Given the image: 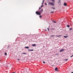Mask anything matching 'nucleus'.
<instances>
[{"label":"nucleus","mask_w":73,"mask_h":73,"mask_svg":"<svg viewBox=\"0 0 73 73\" xmlns=\"http://www.w3.org/2000/svg\"><path fill=\"white\" fill-rule=\"evenodd\" d=\"M49 5H51L52 6H54V3H52V2H49L48 3Z\"/></svg>","instance_id":"obj_1"},{"label":"nucleus","mask_w":73,"mask_h":73,"mask_svg":"<svg viewBox=\"0 0 73 73\" xmlns=\"http://www.w3.org/2000/svg\"><path fill=\"white\" fill-rule=\"evenodd\" d=\"M36 15H41L39 11L38 12V11H36Z\"/></svg>","instance_id":"obj_2"},{"label":"nucleus","mask_w":73,"mask_h":73,"mask_svg":"<svg viewBox=\"0 0 73 73\" xmlns=\"http://www.w3.org/2000/svg\"><path fill=\"white\" fill-rule=\"evenodd\" d=\"M43 11V9H41V10L40 11H39L40 13L41 14V13H42Z\"/></svg>","instance_id":"obj_3"},{"label":"nucleus","mask_w":73,"mask_h":73,"mask_svg":"<svg viewBox=\"0 0 73 73\" xmlns=\"http://www.w3.org/2000/svg\"><path fill=\"white\" fill-rule=\"evenodd\" d=\"M64 50V49H61L60 50L59 52H62Z\"/></svg>","instance_id":"obj_4"},{"label":"nucleus","mask_w":73,"mask_h":73,"mask_svg":"<svg viewBox=\"0 0 73 73\" xmlns=\"http://www.w3.org/2000/svg\"><path fill=\"white\" fill-rule=\"evenodd\" d=\"M55 70L56 71H57V72H58L59 71V70H58V68H55Z\"/></svg>","instance_id":"obj_5"},{"label":"nucleus","mask_w":73,"mask_h":73,"mask_svg":"<svg viewBox=\"0 0 73 73\" xmlns=\"http://www.w3.org/2000/svg\"><path fill=\"white\" fill-rule=\"evenodd\" d=\"M33 51V49H28V51Z\"/></svg>","instance_id":"obj_6"},{"label":"nucleus","mask_w":73,"mask_h":73,"mask_svg":"<svg viewBox=\"0 0 73 73\" xmlns=\"http://www.w3.org/2000/svg\"><path fill=\"white\" fill-rule=\"evenodd\" d=\"M32 46H33V47H35L36 46V45L35 44H33L32 45Z\"/></svg>","instance_id":"obj_7"},{"label":"nucleus","mask_w":73,"mask_h":73,"mask_svg":"<svg viewBox=\"0 0 73 73\" xmlns=\"http://www.w3.org/2000/svg\"><path fill=\"white\" fill-rule=\"evenodd\" d=\"M64 37L65 38H66L67 37H68V36H64Z\"/></svg>","instance_id":"obj_8"},{"label":"nucleus","mask_w":73,"mask_h":73,"mask_svg":"<svg viewBox=\"0 0 73 73\" xmlns=\"http://www.w3.org/2000/svg\"><path fill=\"white\" fill-rule=\"evenodd\" d=\"M64 6H66L67 4L66 3H64Z\"/></svg>","instance_id":"obj_9"},{"label":"nucleus","mask_w":73,"mask_h":73,"mask_svg":"<svg viewBox=\"0 0 73 73\" xmlns=\"http://www.w3.org/2000/svg\"><path fill=\"white\" fill-rule=\"evenodd\" d=\"M25 48L27 49H29V48L28 47H25Z\"/></svg>","instance_id":"obj_10"},{"label":"nucleus","mask_w":73,"mask_h":73,"mask_svg":"<svg viewBox=\"0 0 73 73\" xmlns=\"http://www.w3.org/2000/svg\"><path fill=\"white\" fill-rule=\"evenodd\" d=\"M22 54H27V53H22Z\"/></svg>","instance_id":"obj_11"},{"label":"nucleus","mask_w":73,"mask_h":73,"mask_svg":"<svg viewBox=\"0 0 73 73\" xmlns=\"http://www.w3.org/2000/svg\"><path fill=\"white\" fill-rule=\"evenodd\" d=\"M52 21L54 23H56V22H55L54 21Z\"/></svg>","instance_id":"obj_12"},{"label":"nucleus","mask_w":73,"mask_h":73,"mask_svg":"<svg viewBox=\"0 0 73 73\" xmlns=\"http://www.w3.org/2000/svg\"><path fill=\"white\" fill-rule=\"evenodd\" d=\"M57 36V37H60V36H61V35H58V36Z\"/></svg>","instance_id":"obj_13"},{"label":"nucleus","mask_w":73,"mask_h":73,"mask_svg":"<svg viewBox=\"0 0 73 73\" xmlns=\"http://www.w3.org/2000/svg\"><path fill=\"white\" fill-rule=\"evenodd\" d=\"M70 31H71V30H72V28H70L69 29Z\"/></svg>","instance_id":"obj_14"},{"label":"nucleus","mask_w":73,"mask_h":73,"mask_svg":"<svg viewBox=\"0 0 73 73\" xmlns=\"http://www.w3.org/2000/svg\"><path fill=\"white\" fill-rule=\"evenodd\" d=\"M43 6H44L43 5H42L41 6V7H40V8H42V7Z\"/></svg>","instance_id":"obj_15"},{"label":"nucleus","mask_w":73,"mask_h":73,"mask_svg":"<svg viewBox=\"0 0 73 73\" xmlns=\"http://www.w3.org/2000/svg\"><path fill=\"white\" fill-rule=\"evenodd\" d=\"M67 27H68V28H69V27H70V26L69 25H67Z\"/></svg>","instance_id":"obj_16"},{"label":"nucleus","mask_w":73,"mask_h":73,"mask_svg":"<svg viewBox=\"0 0 73 73\" xmlns=\"http://www.w3.org/2000/svg\"><path fill=\"white\" fill-rule=\"evenodd\" d=\"M39 17H40V18H41L42 17V16L41 15L39 16Z\"/></svg>","instance_id":"obj_17"},{"label":"nucleus","mask_w":73,"mask_h":73,"mask_svg":"<svg viewBox=\"0 0 73 73\" xmlns=\"http://www.w3.org/2000/svg\"><path fill=\"white\" fill-rule=\"evenodd\" d=\"M68 60V59H66L65 60V61H67V60Z\"/></svg>","instance_id":"obj_18"},{"label":"nucleus","mask_w":73,"mask_h":73,"mask_svg":"<svg viewBox=\"0 0 73 73\" xmlns=\"http://www.w3.org/2000/svg\"><path fill=\"white\" fill-rule=\"evenodd\" d=\"M50 13H54V11L51 12Z\"/></svg>","instance_id":"obj_19"},{"label":"nucleus","mask_w":73,"mask_h":73,"mask_svg":"<svg viewBox=\"0 0 73 73\" xmlns=\"http://www.w3.org/2000/svg\"><path fill=\"white\" fill-rule=\"evenodd\" d=\"M60 2V0H59V2H58V3H59Z\"/></svg>","instance_id":"obj_20"},{"label":"nucleus","mask_w":73,"mask_h":73,"mask_svg":"<svg viewBox=\"0 0 73 73\" xmlns=\"http://www.w3.org/2000/svg\"><path fill=\"white\" fill-rule=\"evenodd\" d=\"M44 0H43V2H42V5L44 3Z\"/></svg>","instance_id":"obj_21"},{"label":"nucleus","mask_w":73,"mask_h":73,"mask_svg":"<svg viewBox=\"0 0 73 73\" xmlns=\"http://www.w3.org/2000/svg\"><path fill=\"white\" fill-rule=\"evenodd\" d=\"M5 55H7V53H5Z\"/></svg>","instance_id":"obj_22"},{"label":"nucleus","mask_w":73,"mask_h":73,"mask_svg":"<svg viewBox=\"0 0 73 73\" xmlns=\"http://www.w3.org/2000/svg\"><path fill=\"white\" fill-rule=\"evenodd\" d=\"M73 56V54L70 57V58H72Z\"/></svg>","instance_id":"obj_23"},{"label":"nucleus","mask_w":73,"mask_h":73,"mask_svg":"<svg viewBox=\"0 0 73 73\" xmlns=\"http://www.w3.org/2000/svg\"><path fill=\"white\" fill-rule=\"evenodd\" d=\"M43 63L44 64H45V62L44 61L43 62Z\"/></svg>","instance_id":"obj_24"},{"label":"nucleus","mask_w":73,"mask_h":73,"mask_svg":"<svg viewBox=\"0 0 73 73\" xmlns=\"http://www.w3.org/2000/svg\"><path fill=\"white\" fill-rule=\"evenodd\" d=\"M52 1L53 2H54V0H52Z\"/></svg>","instance_id":"obj_25"},{"label":"nucleus","mask_w":73,"mask_h":73,"mask_svg":"<svg viewBox=\"0 0 73 73\" xmlns=\"http://www.w3.org/2000/svg\"><path fill=\"white\" fill-rule=\"evenodd\" d=\"M51 37H54V35H51Z\"/></svg>","instance_id":"obj_26"},{"label":"nucleus","mask_w":73,"mask_h":73,"mask_svg":"<svg viewBox=\"0 0 73 73\" xmlns=\"http://www.w3.org/2000/svg\"><path fill=\"white\" fill-rule=\"evenodd\" d=\"M52 8L53 9H55V8H54L53 7H52Z\"/></svg>","instance_id":"obj_27"},{"label":"nucleus","mask_w":73,"mask_h":73,"mask_svg":"<svg viewBox=\"0 0 73 73\" xmlns=\"http://www.w3.org/2000/svg\"><path fill=\"white\" fill-rule=\"evenodd\" d=\"M47 29H48V31H49V29L48 28H47Z\"/></svg>","instance_id":"obj_28"},{"label":"nucleus","mask_w":73,"mask_h":73,"mask_svg":"<svg viewBox=\"0 0 73 73\" xmlns=\"http://www.w3.org/2000/svg\"><path fill=\"white\" fill-rule=\"evenodd\" d=\"M40 9L41 8L40 7H39V9Z\"/></svg>","instance_id":"obj_29"},{"label":"nucleus","mask_w":73,"mask_h":73,"mask_svg":"<svg viewBox=\"0 0 73 73\" xmlns=\"http://www.w3.org/2000/svg\"><path fill=\"white\" fill-rule=\"evenodd\" d=\"M45 5H47V4L46 3H45Z\"/></svg>","instance_id":"obj_30"},{"label":"nucleus","mask_w":73,"mask_h":73,"mask_svg":"<svg viewBox=\"0 0 73 73\" xmlns=\"http://www.w3.org/2000/svg\"><path fill=\"white\" fill-rule=\"evenodd\" d=\"M18 60H20L19 59H18Z\"/></svg>","instance_id":"obj_31"},{"label":"nucleus","mask_w":73,"mask_h":73,"mask_svg":"<svg viewBox=\"0 0 73 73\" xmlns=\"http://www.w3.org/2000/svg\"><path fill=\"white\" fill-rule=\"evenodd\" d=\"M71 73H73V72H71Z\"/></svg>","instance_id":"obj_32"},{"label":"nucleus","mask_w":73,"mask_h":73,"mask_svg":"<svg viewBox=\"0 0 73 73\" xmlns=\"http://www.w3.org/2000/svg\"><path fill=\"white\" fill-rule=\"evenodd\" d=\"M15 73V72H13L12 73Z\"/></svg>","instance_id":"obj_33"},{"label":"nucleus","mask_w":73,"mask_h":73,"mask_svg":"<svg viewBox=\"0 0 73 73\" xmlns=\"http://www.w3.org/2000/svg\"><path fill=\"white\" fill-rule=\"evenodd\" d=\"M9 47V46H8V48Z\"/></svg>","instance_id":"obj_34"}]
</instances>
